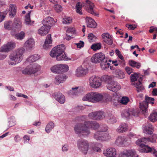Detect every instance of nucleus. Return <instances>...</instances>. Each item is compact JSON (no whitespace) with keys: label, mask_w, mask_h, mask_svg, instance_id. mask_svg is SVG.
<instances>
[{"label":"nucleus","mask_w":157,"mask_h":157,"mask_svg":"<svg viewBox=\"0 0 157 157\" xmlns=\"http://www.w3.org/2000/svg\"><path fill=\"white\" fill-rule=\"evenodd\" d=\"M131 113L133 116H135L132 113L131 111L129 110V109H125L121 113V115L122 117H124L125 118H128L130 116Z\"/></svg>","instance_id":"obj_33"},{"label":"nucleus","mask_w":157,"mask_h":157,"mask_svg":"<svg viewBox=\"0 0 157 157\" xmlns=\"http://www.w3.org/2000/svg\"><path fill=\"white\" fill-rule=\"evenodd\" d=\"M148 140L146 137L141 138L138 139L136 141V144L139 147L147 143Z\"/></svg>","instance_id":"obj_34"},{"label":"nucleus","mask_w":157,"mask_h":157,"mask_svg":"<svg viewBox=\"0 0 157 157\" xmlns=\"http://www.w3.org/2000/svg\"><path fill=\"white\" fill-rule=\"evenodd\" d=\"M15 46V43L13 42H8L2 47L0 52H7L13 49Z\"/></svg>","instance_id":"obj_12"},{"label":"nucleus","mask_w":157,"mask_h":157,"mask_svg":"<svg viewBox=\"0 0 157 157\" xmlns=\"http://www.w3.org/2000/svg\"><path fill=\"white\" fill-rule=\"evenodd\" d=\"M106 87L108 89L113 92H117L121 88V86L117 82L113 80L107 84Z\"/></svg>","instance_id":"obj_11"},{"label":"nucleus","mask_w":157,"mask_h":157,"mask_svg":"<svg viewBox=\"0 0 157 157\" xmlns=\"http://www.w3.org/2000/svg\"><path fill=\"white\" fill-rule=\"evenodd\" d=\"M66 32L67 33L71 34V36H72L73 34L76 33L75 29L73 27L68 28Z\"/></svg>","instance_id":"obj_55"},{"label":"nucleus","mask_w":157,"mask_h":157,"mask_svg":"<svg viewBox=\"0 0 157 157\" xmlns=\"http://www.w3.org/2000/svg\"><path fill=\"white\" fill-rule=\"evenodd\" d=\"M65 46L63 44L59 45L54 47L50 53V56L52 57H55L56 55L61 53L64 52Z\"/></svg>","instance_id":"obj_9"},{"label":"nucleus","mask_w":157,"mask_h":157,"mask_svg":"<svg viewBox=\"0 0 157 157\" xmlns=\"http://www.w3.org/2000/svg\"><path fill=\"white\" fill-rule=\"evenodd\" d=\"M78 87H76L75 88H72V89L70 90L68 92V94L70 96H74L78 95L79 92L78 91Z\"/></svg>","instance_id":"obj_39"},{"label":"nucleus","mask_w":157,"mask_h":157,"mask_svg":"<svg viewBox=\"0 0 157 157\" xmlns=\"http://www.w3.org/2000/svg\"><path fill=\"white\" fill-rule=\"evenodd\" d=\"M56 100L60 104L64 103L65 101V98L64 95L62 94L59 93H56L52 95Z\"/></svg>","instance_id":"obj_17"},{"label":"nucleus","mask_w":157,"mask_h":157,"mask_svg":"<svg viewBox=\"0 0 157 157\" xmlns=\"http://www.w3.org/2000/svg\"><path fill=\"white\" fill-rule=\"evenodd\" d=\"M41 69L40 66L38 64H34L27 66L22 71V73L25 75H31L35 74Z\"/></svg>","instance_id":"obj_5"},{"label":"nucleus","mask_w":157,"mask_h":157,"mask_svg":"<svg viewBox=\"0 0 157 157\" xmlns=\"http://www.w3.org/2000/svg\"><path fill=\"white\" fill-rule=\"evenodd\" d=\"M54 9L57 12H60L62 10V6L58 4H56L54 6Z\"/></svg>","instance_id":"obj_59"},{"label":"nucleus","mask_w":157,"mask_h":157,"mask_svg":"<svg viewBox=\"0 0 157 157\" xmlns=\"http://www.w3.org/2000/svg\"><path fill=\"white\" fill-rule=\"evenodd\" d=\"M148 119L152 122H155L157 120V113L155 112L151 113L148 117Z\"/></svg>","instance_id":"obj_43"},{"label":"nucleus","mask_w":157,"mask_h":157,"mask_svg":"<svg viewBox=\"0 0 157 157\" xmlns=\"http://www.w3.org/2000/svg\"><path fill=\"white\" fill-rule=\"evenodd\" d=\"M99 127V124L96 121H85L84 125L80 123L75 125L74 127V130L76 133L81 134L84 136V137H85L90 134V129L95 130Z\"/></svg>","instance_id":"obj_1"},{"label":"nucleus","mask_w":157,"mask_h":157,"mask_svg":"<svg viewBox=\"0 0 157 157\" xmlns=\"http://www.w3.org/2000/svg\"><path fill=\"white\" fill-rule=\"evenodd\" d=\"M13 26L14 28L20 29L21 27V22L20 19L18 18H15L14 20Z\"/></svg>","instance_id":"obj_37"},{"label":"nucleus","mask_w":157,"mask_h":157,"mask_svg":"<svg viewBox=\"0 0 157 157\" xmlns=\"http://www.w3.org/2000/svg\"><path fill=\"white\" fill-rule=\"evenodd\" d=\"M106 59L105 55L101 52H100L94 55L91 58V61L94 63H99L103 61L105 62Z\"/></svg>","instance_id":"obj_7"},{"label":"nucleus","mask_w":157,"mask_h":157,"mask_svg":"<svg viewBox=\"0 0 157 157\" xmlns=\"http://www.w3.org/2000/svg\"><path fill=\"white\" fill-rule=\"evenodd\" d=\"M56 59L57 60H65L67 61L71 59V58H68L65 52L64 53L62 52L61 53L56 55L55 56Z\"/></svg>","instance_id":"obj_28"},{"label":"nucleus","mask_w":157,"mask_h":157,"mask_svg":"<svg viewBox=\"0 0 157 157\" xmlns=\"http://www.w3.org/2000/svg\"><path fill=\"white\" fill-rule=\"evenodd\" d=\"M88 37V40L90 42L94 41L96 39V37L92 33H89Z\"/></svg>","instance_id":"obj_54"},{"label":"nucleus","mask_w":157,"mask_h":157,"mask_svg":"<svg viewBox=\"0 0 157 157\" xmlns=\"http://www.w3.org/2000/svg\"><path fill=\"white\" fill-rule=\"evenodd\" d=\"M12 21H6L4 23V28L6 29L10 30L12 29Z\"/></svg>","instance_id":"obj_47"},{"label":"nucleus","mask_w":157,"mask_h":157,"mask_svg":"<svg viewBox=\"0 0 157 157\" xmlns=\"http://www.w3.org/2000/svg\"><path fill=\"white\" fill-rule=\"evenodd\" d=\"M25 33L23 32H21V33L16 34L15 35V37L16 39L21 40L23 39L25 37Z\"/></svg>","instance_id":"obj_48"},{"label":"nucleus","mask_w":157,"mask_h":157,"mask_svg":"<svg viewBox=\"0 0 157 157\" xmlns=\"http://www.w3.org/2000/svg\"><path fill=\"white\" fill-rule=\"evenodd\" d=\"M98 144L97 143H93L92 144V149L95 151L99 152L101 151V149L98 147H97Z\"/></svg>","instance_id":"obj_52"},{"label":"nucleus","mask_w":157,"mask_h":157,"mask_svg":"<svg viewBox=\"0 0 157 157\" xmlns=\"http://www.w3.org/2000/svg\"><path fill=\"white\" fill-rule=\"evenodd\" d=\"M25 50L23 48L18 49L11 53L9 56V64L14 65L21 62L23 59Z\"/></svg>","instance_id":"obj_3"},{"label":"nucleus","mask_w":157,"mask_h":157,"mask_svg":"<svg viewBox=\"0 0 157 157\" xmlns=\"http://www.w3.org/2000/svg\"><path fill=\"white\" fill-rule=\"evenodd\" d=\"M72 22V19L69 17L63 19V23L65 24H69Z\"/></svg>","instance_id":"obj_57"},{"label":"nucleus","mask_w":157,"mask_h":157,"mask_svg":"<svg viewBox=\"0 0 157 157\" xmlns=\"http://www.w3.org/2000/svg\"><path fill=\"white\" fill-rule=\"evenodd\" d=\"M139 78L138 75L136 73H134L132 74L130 76V80L132 83L135 82V81H136L137 79Z\"/></svg>","instance_id":"obj_49"},{"label":"nucleus","mask_w":157,"mask_h":157,"mask_svg":"<svg viewBox=\"0 0 157 157\" xmlns=\"http://www.w3.org/2000/svg\"><path fill=\"white\" fill-rule=\"evenodd\" d=\"M52 40L51 34H49L46 36L44 43L43 45L44 48L46 49L49 48L52 46Z\"/></svg>","instance_id":"obj_20"},{"label":"nucleus","mask_w":157,"mask_h":157,"mask_svg":"<svg viewBox=\"0 0 157 157\" xmlns=\"http://www.w3.org/2000/svg\"><path fill=\"white\" fill-rule=\"evenodd\" d=\"M129 64L131 67H135L137 69L140 68L141 66V63L132 60L129 61Z\"/></svg>","instance_id":"obj_35"},{"label":"nucleus","mask_w":157,"mask_h":157,"mask_svg":"<svg viewBox=\"0 0 157 157\" xmlns=\"http://www.w3.org/2000/svg\"><path fill=\"white\" fill-rule=\"evenodd\" d=\"M90 86L92 87L97 88L99 87L101 84V78L95 76H92L89 79Z\"/></svg>","instance_id":"obj_8"},{"label":"nucleus","mask_w":157,"mask_h":157,"mask_svg":"<svg viewBox=\"0 0 157 157\" xmlns=\"http://www.w3.org/2000/svg\"><path fill=\"white\" fill-rule=\"evenodd\" d=\"M138 150L140 152L149 153L151 150V148L145 144L139 147Z\"/></svg>","instance_id":"obj_26"},{"label":"nucleus","mask_w":157,"mask_h":157,"mask_svg":"<svg viewBox=\"0 0 157 157\" xmlns=\"http://www.w3.org/2000/svg\"><path fill=\"white\" fill-rule=\"evenodd\" d=\"M100 131L101 132H106L108 129L107 125L105 124H102L100 126Z\"/></svg>","instance_id":"obj_56"},{"label":"nucleus","mask_w":157,"mask_h":157,"mask_svg":"<svg viewBox=\"0 0 157 157\" xmlns=\"http://www.w3.org/2000/svg\"><path fill=\"white\" fill-rule=\"evenodd\" d=\"M88 73V69L83 68L82 67H78L76 71V75L77 77L82 76Z\"/></svg>","instance_id":"obj_19"},{"label":"nucleus","mask_w":157,"mask_h":157,"mask_svg":"<svg viewBox=\"0 0 157 157\" xmlns=\"http://www.w3.org/2000/svg\"><path fill=\"white\" fill-rule=\"evenodd\" d=\"M154 130V127L150 124L148 123L143 126V132L147 134H152Z\"/></svg>","instance_id":"obj_15"},{"label":"nucleus","mask_w":157,"mask_h":157,"mask_svg":"<svg viewBox=\"0 0 157 157\" xmlns=\"http://www.w3.org/2000/svg\"><path fill=\"white\" fill-rule=\"evenodd\" d=\"M86 6H87L86 9L87 11L92 14L98 16V14L95 13L93 11L94 4L88 0L86 1Z\"/></svg>","instance_id":"obj_18"},{"label":"nucleus","mask_w":157,"mask_h":157,"mask_svg":"<svg viewBox=\"0 0 157 157\" xmlns=\"http://www.w3.org/2000/svg\"><path fill=\"white\" fill-rule=\"evenodd\" d=\"M146 138L148 139L147 140V142H150L152 143H155L156 142V139H157V135L156 134H153L149 137Z\"/></svg>","instance_id":"obj_46"},{"label":"nucleus","mask_w":157,"mask_h":157,"mask_svg":"<svg viewBox=\"0 0 157 157\" xmlns=\"http://www.w3.org/2000/svg\"><path fill=\"white\" fill-rule=\"evenodd\" d=\"M50 29V26L43 25L38 31V33L41 36H44L48 33Z\"/></svg>","instance_id":"obj_22"},{"label":"nucleus","mask_w":157,"mask_h":157,"mask_svg":"<svg viewBox=\"0 0 157 157\" xmlns=\"http://www.w3.org/2000/svg\"><path fill=\"white\" fill-rule=\"evenodd\" d=\"M107 44L111 45L113 43V41L111 39V36L108 38L106 40H105L104 41Z\"/></svg>","instance_id":"obj_64"},{"label":"nucleus","mask_w":157,"mask_h":157,"mask_svg":"<svg viewBox=\"0 0 157 157\" xmlns=\"http://www.w3.org/2000/svg\"><path fill=\"white\" fill-rule=\"evenodd\" d=\"M105 117L106 121L109 123L114 124L117 122L116 117L110 112H107Z\"/></svg>","instance_id":"obj_24"},{"label":"nucleus","mask_w":157,"mask_h":157,"mask_svg":"<svg viewBox=\"0 0 157 157\" xmlns=\"http://www.w3.org/2000/svg\"><path fill=\"white\" fill-rule=\"evenodd\" d=\"M96 120L101 119L104 118L105 117V113L102 111L96 112Z\"/></svg>","instance_id":"obj_41"},{"label":"nucleus","mask_w":157,"mask_h":157,"mask_svg":"<svg viewBox=\"0 0 157 157\" xmlns=\"http://www.w3.org/2000/svg\"><path fill=\"white\" fill-rule=\"evenodd\" d=\"M31 11H29L28 13L25 16V24L26 25H32L34 21L31 22L30 19V14Z\"/></svg>","instance_id":"obj_38"},{"label":"nucleus","mask_w":157,"mask_h":157,"mask_svg":"<svg viewBox=\"0 0 157 157\" xmlns=\"http://www.w3.org/2000/svg\"><path fill=\"white\" fill-rule=\"evenodd\" d=\"M82 4L80 2H77L75 6L76 11L80 15L82 14Z\"/></svg>","instance_id":"obj_42"},{"label":"nucleus","mask_w":157,"mask_h":157,"mask_svg":"<svg viewBox=\"0 0 157 157\" xmlns=\"http://www.w3.org/2000/svg\"><path fill=\"white\" fill-rule=\"evenodd\" d=\"M7 13V12L5 11L4 12H0V23L2 22L4 19L5 15Z\"/></svg>","instance_id":"obj_58"},{"label":"nucleus","mask_w":157,"mask_h":157,"mask_svg":"<svg viewBox=\"0 0 157 157\" xmlns=\"http://www.w3.org/2000/svg\"><path fill=\"white\" fill-rule=\"evenodd\" d=\"M16 6L13 4H10V6L9 11V15L11 17H13L16 14Z\"/></svg>","instance_id":"obj_31"},{"label":"nucleus","mask_w":157,"mask_h":157,"mask_svg":"<svg viewBox=\"0 0 157 157\" xmlns=\"http://www.w3.org/2000/svg\"><path fill=\"white\" fill-rule=\"evenodd\" d=\"M86 20L88 27L94 28L97 26V24L93 19L89 17H86Z\"/></svg>","instance_id":"obj_25"},{"label":"nucleus","mask_w":157,"mask_h":157,"mask_svg":"<svg viewBox=\"0 0 157 157\" xmlns=\"http://www.w3.org/2000/svg\"><path fill=\"white\" fill-rule=\"evenodd\" d=\"M111 36V35L108 33H104L102 34L101 36L103 41L106 40L108 38Z\"/></svg>","instance_id":"obj_63"},{"label":"nucleus","mask_w":157,"mask_h":157,"mask_svg":"<svg viewBox=\"0 0 157 157\" xmlns=\"http://www.w3.org/2000/svg\"><path fill=\"white\" fill-rule=\"evenodd\" d=\"M94 138L97 140L105 141L111 138L109 134L103 133L100 131H97L94 135Z\"/></svg>","instance_id":"obj_10"},{"label":"nucleus","mask_w":157,"mask_h":157,"mask_svg":"<svg viewBox=\"0 0 157 157\" xmlns=\"http://www.w3.org/2000/svg\"><path fill=\"white\" fill-rule=\"evenodd\" d=\"M128 126L125 123H121L117 129L118 132H126L128 129Z\"/></svg>","instance_id":"obj_29"},{"label":"nucleus","mask_w":157,"mask_h":157,"mask_svg":"<svg viewBox=\"0 0 157 157\" xmlns=\"http://www.w3.org/2000/svg\"><path fill=\"white\" fill-rule=\"evenodd\" d=\"M129 101V99L127 97H123L121 100L120 102L122 104L126 105Z\"/></svg>","instance_id":"obj_53"},{"label":"nucleus","mask_w":157,"mask_h":157,"mask_svg":"<svg viewBox=\"0 0 157 157\" xmlns=\"http://www.w3.org/2000/svg\"><path fill=\"white\" fill-rule=\"evenodd\" d=\"M116 77L118 78L123 79L125 77V74L123 72L120 70H118L116 71Z\"/></svg>","instance_id":"obj_44"},{"label":"nucleus","mask_w":157,"mask_h":157,"mask_svg":"<svg viewBox=\"0 0 157 157\" xmlns=\"http://www.w3.org/2000/svg\"><path fill=\"white\" fill-rule=\"evenodd\" d=\"M132 85L136 88V90L138 93L143 92L145 90V88L142 83L134 82L132 83Z\"/></svg>","instance_id":"obj_27"},{"label":"nucleus","mask_w":157,"mask_h":157,"mask_svg":"<svg viewBox=\"0 0 157 157\" xmlns=\"http://www.w3.org/2000/svg\"><path fill=\"white\" fill-rule=\"evenodd\" d=\"M103 154L106 157H115L117 152L115 148L110 147L104 150Z\"/></svg>","instance_id":"obj_14"},{"label":"nucleus","mask_w":157,"mask_h":157,"mask_svg":"<svg viewBox=\"0 0 157 157\" xmlns=\"http://www.w3.org/2000/svg\"><path fill=\"white\" fill-rule=\"evenodd\" d=\"M51 70L53 73H58V65L52 67L51 68Z\"/></svg>","instance_id":"obj_61"},{"label":"nucleus","mask_w":157,"mask_h":157,"mask_svg":"<svg viewBox=\"0 0 157 157\" xmlns=\"http://www.w3.org/2000/svg\"><path fill=\"white\" fill-rule=\"evenodd\" d=\"M109 97V95L105 94L103 95L97 92H92L87 94L82 98L84 101H88L95 103L101 101L103 102L107 101Z\"/></svg>","instance_id":"obj_2"},{"label":"nucleus","mask_w":157,"mask_h":157,"mask_svg":"<svg viewBox=\"0 0 157 157\" xmlns=\"http://www.w3.org/2000/svg\"><path fill=\"white\" fill-rule=\"evenodd\" d=\"M69 149V145L67 144H66L62 146V151L65 152L68 151Z\"/></svg>","instance_id":"obj_60"},{"label":"nucleus","mask_w":157,"mask_h":157,"mask_svg":"<svg viewBox=\"0 0 157 157\" xmlns=\"http://www.w3.org/2000/svg\"><path fill=\"white\" fill-rule=\"evenodd\" d=\"M77 147L78 150L84 155H86L89 149L88 142L82 138L78 139L77 142Z\"/></svg>","instance_id":"obj_4"},{"label":"nucleus","mask_w":157,"mask_h":157,"mask_svg":"<svg viewBox=\"0 0 157 157\" xmlns=\"http://www.w3.org/2000/svg\"><path fill=\"white\" fill-rule=\"evenodd\" d=\"M55 23V21L53 18L50 17H45L42 21V23L47 26H50V28L52 25Z\"/></svg>","instance_id":"obj_21"},{"label":"nucleus","mask_w":157,"mask_h":157,"mask_svg":"<svg viewBox=\"0 0 157 157\" xmlns=\"http://www.w3.org/2000/svg\"><path fill=\"white\" fill-rule=\"evenodd\" d=\"M127 141L126 138L124 136H119L117 138L115 142V144L119 147H124Z\"/></svg>","instance_id":"obj_16"},{"label":"nucleus","mask_w":157,"mask_h":157,"mask_svg":"<svg viewBox=\"0 0 157 157\" xmlns=\"http://www.w3.org/2000/svg\"><path fill=\"white\" fill-rule=\"evenodd\" d=\"M34 40L33 38H30L25 42L24 44V46L27 49H30L34 47Z\"/></svg>","instance_id":"obj_30"},{"label":"nucleus","mask_w":157,"mask_h":157,"mask_svg":"<svg viewBox=\"0 0 157 157\" xmlns=\"http://www.w3.org/2000/svg\"><path fill=\"white\" fill-rule=\"evenodd\" d=\"M101 48L100 43H97L93 44L92 45L91 48L94 51L100 49Z\"/></svg>","instance_id":"obj_50"},{"label":"nucleus","mask_w":157,"mask_h":157,"mask_svg":"<svg viewBox=\"0 0 157 157\" xmlns=\"http://www.w3.org/2000/svg\"><path fill=\"white\" fill-rule=\"evenodd\" d=\"M96 112H92L89 114L88 117L90 119L96 120V118H95L96 117Z\"/></svg>","instance_id":"obj_62"},{"label":"nucleus","mask_w":157,"mask_h":157,"mask_svg":"<svg viewBox=\"0 0 157 157\" xmlns=\"http://www.w3.org/2000/svg\"><path fill=\"white\" fill-rule=\"evenodd\" d=\"M58 73H63L67 71L69 69L68 66L65 64L58 65Z\"/></svg>","instance_id":"obj_32"},{"label":"nucleus","mask_w":157,"mask_h":157,"mask_svg":"<svg viewBox=\"0 0 157 157\" xmlns=\"http://www.w3.org/2000/svg\"><path fill=\"white\" fill-rule=\"evenodd\" d=\"M154 99L153 98L147 96L145 97V101L142 103H140V108L144 112H147L148 103L153 104L154 103Z\"/></svg>","instance_id":"obj_6"},{"label":"nucleus","mask_w":157,"mask_h":157,"mask_svg":"<svg viewBox=\"0 0 157 157\" xmlns=\"http://www.w3.org/2000/svg\"><path fill=\"white\" fill-rule=\"evenodd\" d=\"M102 79L103 81L106 82L107 84L112 80L110 76L107 75H105L103 76Z\"/></svg>","instance_id":"obj_51"},{"label":"nucleus","mask_w":157,"mask_h":157,"mask_svg":"<svg viewBox=\"0 0 157 157\" xmlns=\"http://www.w3.org/2000/svg\"><path fill=\"white\" fill-rule=\"evenodd\" d=\"M110 64L109 63H107V60L106 59L105 62H102L100 63L101 68L102 69H105L108 68L109 67Z\"/></svg>","instance_id":"obj_45"},{"label":"nucleus","mask_w":157,"mask_h":157,"mask_svg":"<svg viewBox=\"0 0 157 157\" xmlns=\"http://www.w3.org/2000/svg\"><path fill=\"white\" fill-rule=\"evenodd\" d=\"M67 78V76L66 75H59L55 77L54 82L56 84L59 85L60 83H63Z\"/></svg>","instance_id":"obj_23"},{"label":"nucleus","mask_w":157,"mask_h":157,"mask_svg":"<svg viewBox=\"0 0 157 157\" xmlns=\"http://www.w3.org/2000/svg\"><path fill=\"white\" fill-rule=\"evenodd\" d=\"M54 126V124L53 122L51 121L49 122L46 127L45 129L46 132L48 133H49L53 128Z\"/></svg>","instance_id":"obj_40"},{"label":"nucleus","mask_w":157,"mask_h":157,"mask_svg":"<svg viewBox=\"0 0 157 157\" xmlns=\"http://www.w3.org/2000/svg\"><path fill=\"white\" fill-rule=\"evenodd\" d=\"M121 157H138L135 150H131L124 151L120 154Z\"/></svg>","instance_id":"obj_13"},{"label":"nucleus","mask_w":157,"mask_h":157,"mask_svg":"<svg viewBox=\"0 0 157 157\" xmlns=\"http://www.w3.org/2000/svg\"><path fill=\"white\" fill-rule=\"evenodd\" d=\"M39 58V56L36 54L30 56L27 59V61L30 63H32L36 61Z\"/></svg>","instance_id":"obj_36"}]
</instances>
